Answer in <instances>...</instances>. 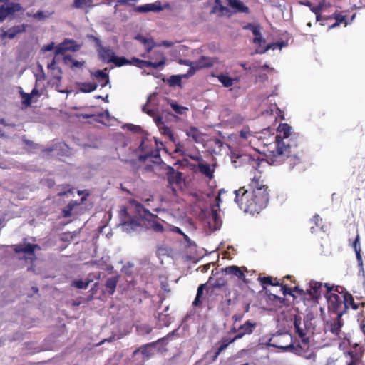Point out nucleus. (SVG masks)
Masks as SVG:
<instances>
[{"label": "nucleus", "mask_w": 365, "mask_h": 365, "mask_svg": "<svg viewBox=\"0 0 365 365\" xmlns=\"http://www.w3.org/2000/svg\"><path fill=\"white\" fill-rule=\"evenodd\" d=\"M235 202L245 212L251 215L259 213L269 202V190L262 185L260 177L255 175L246 188L245 186L235 191Z\"/></svg>", "instance_id": "obj_1"}, {"label": "nucleus", "mask_w": 365, "mask_h": 365, "mask_svg": "<svg viewBox=\"0 0 365 365\" xmlns=\"http://www.w3.org/2000/svg\"><path fill=\"white\" fill-rule=\"evenodd\" d=\"M292 127L287 123H280L277 128V134L274 137L275 147L270 150L271 153L282 155L285 153V148L289 147L291 144L302 143L303 139L298 133L291 132Z\"/></svg>", "instance_id": "obj_2"}, {"label": "nucleus", "mask_w": 365, "mask_h": 365, "mask_svg": "<svg viewBox=\"0 0 365 365\" xmlns=\"http://www.w3.org/2000/svg\"><path fill=\"white\" fill-rule=\"evenodd\" d=\"M302 317L295 315L294 317V326L295 332L300 339L301 343L298 344L297 346L290 345L288 347L293 349L295 354L306 359L315 360L316 354L309 349L310 340L309 338L307 336L306 330L302 327Z\"/></svg>", "instance_id": "obj_3"}, {"label": "nucleus", "mask_w": 365, "mask_h": 365, "mask_svg": "<svg viewBox=\"0 0 365 365\" xmlns=\"http://www.w3.org/2000/svg\"><path fill=\"white\" fill-rule=\"evenodd\" d=\"M285 153L282 155L271 153V160L277 163H285L289 169H293L296 165L300 164L304 153V142L297 144H291L289 147L285 148Z\"/></svg>", "instance_id": "obj_4"}, {"label": "nucleus", "mask_w": 365, "mask_h": 365, "mask_svg": "<svg viewBox=\"0 0 365 365\" xmlns=\"http://www.w3.org/2000/svg\"><path fill=\"white\" fill-rule=\"evenodd\" d=\"M349 350L344 351V355L346 359L345 365H364L363 357L365 353V348L357 343L351 344Z\"/></svg>", "instance_id": "obj_5"}, {"label": "nucleus", "mask_w": 365, "mask_h": 365, "mask_svg": "<svg viewBox=\"0 0 365 365\" xmlns=\"http://www.w3.org/2000/svg\"><path fill=\"white\" fill-rule=\"evenodd\" d=\"M343 304L344 314H346L349 309L362 311L365 308V299L363 297H356L354 298L349 292H345L343 297Z\"/></svg>", "instance_id": "obj_6"}, {"label": "nucleus", "mask_w": 365, "mask_h": 365, "mask_svg": "<svg viewBox=\"0 0 365 365\" xmlns=\"http://www.w3.org/2000/svg\"><path fill=\"white\" fill-rule=\"evenodd\" d=\"M324 296L327 299L328 311L330 314L338 315L341 313V315L344 314L343 300L337 294H324Z\"/></svg>", "instance_id": "obj_7"}, {"label": "nucleus", "mask_w": 365, "mask_h": 365, "mask_svg": "<svg viewBox=\"0 0 365 365\" xmlns=\"http://www.w3.org/2000/svg\"><path fill=\"white\" fill-rule=\"evenodd\" d=\"M160 60L159 61H150L141 60L135 57H133L131 58V65H134L139 68H153L155 69L158 68L160 66H163L166 63V58L163 53H159Z\"/></svg>", "instance_id": "obj_8"}, {"label": "nucleus", "mask_w": 365, "mask_h": 365, "mask_svg": "<svg viewBox=\"0 0 365 365\" xmlns=\"http://www.w3.org/2000/svg\"><path fill=\"white\" fill-rule=\"evenodd\" d=\"M38 247V245L36 244L28 243L26 245H15L14 250L16 253H25L27 255V257H25L24 259L26 260L30 259L31 262L36 259L35 256V249Z\"/></svg>", "instance_id": "obj_9"}, {"label": "nucleus", "mask_w": 365, "mask_h": 365, "mask_svg": "<svg viewBox=\"0 0 365 365\" xmlns=\"http://www.w3.org/2000/svg\"><path fill=\"white\" fill-rule=\"evenodd\" d=\"M324 284L314 280L309 282V289H307V294L312 300L317 301L324 295Z\"/></svg>", "instance_id": "obj_10"}, {"label": "nucleus", "mask_w": 365, "mask_h": 365, "mask_svg": "<svg viewBox=\"0 0 365 365\" xmlns=\"http://www.w3.org/2000/svg\"><path fill=\"white\" fill-rule=\"evenodd\" d=\"M166 175L169 186H180L182 184V173L176 171L172 166L166 165Z\"/></svg>", "instance_id": "obj_11"}, {"label": "nucleus", "mask_w": 365, "mask_h": 365, "mask_svg": "<svg viewBox=\"0 0 365 365\" xmlns=\"http://www.w3.org/2000/svg\"><path fill=\"white\" fill-rule=\"evenodd\" d=\"M79 46L77 45L73 40L65 39L63 42L56 46L55 50L56 55H63L66 51H77Z\"/></svg>", "instance_id": "obj_12"}, {"label": "nucleus", "mask_w": 365, "mask_h": 365, "mask_svg": "<svg viewBox=\"0 0 365 365\" xmlns=\"http://www.w3.org/2000/svg\"><path fill=\"white\" fill-rule=\"evenodd\" d=\"M343 315L341 313L336 315L335 317H332L329 322V331L337 337H340L341 329L344 325V322L341 319Z\"/></svg>", "instance_id": "obj_13"}, {"label": "nucleus", "mask_w": 365, "mask_h": 365, "mask_svg": "<svg viewBox=\"0 0 365 365\" xmlns=\"http://www.w3.org/2000/svg\"><path fill=\"white\" fill-rule=\"evenodd\" d=\"M28 25L23 24L21 25L14 26L9 28L8 30L3 31L0 35L1 40L8 38L9 39L14 38L18 34L24 33L26 31Z\"/></svg>", "instance_id": "obj_14"}, {"label": "nucleus", "mask_w": 365, "mask_h": 365, "mask_svg": "<svg viewBox=\"0 0 365 365\" xmlns=\"http://www.w3.org/2000/svg\"><path fill=\"white\" fill-rule=\"evenodd\" d=\"M222 272L226 274L237 277L239 279L242 280L245 283L247 282L245 275V272H247L245 267H239L236 265L228 266L222 269Z\"/></svg>", "instance_id": "obj_15"}, {"label": "nucleus", "mask_w": 365, "mask_h": 365, "mask_svg": "<svg viewBox=\"0 0 365 365\" xmlns=\"http://www.w3.org/2000/svg\"><path fill=\"white\" fill-rule=\"evenodd\" d=\"M352 247L356 253V260L358 267H359V274H361L363 277L365 276V272L364 269L363 259L361 255V248L360 245V236L359 234L356 235L353 243Z\"/></svg>", "instance_id": "obj_16"}, {"label": "nucleus", "mask_w": 365, "mask_h": 365, "mask_svg": "<svg viewBox=\"0 0 365 365\" xmlns=\"http://www.w3.org/2000/svg\"><path fill=\"white\" fill-rule=\"evenodd\" d=\"M212 13L216 14L219 17H230L233 14L232 11L227 6H224L221 0L215 1V4L212 7Z\"/></svg>", "instance_id": "obj_17"}, {"label": "nucleus", "mask_w": 365, "mask_h": 365, "mask_svg": "<svg viewBox=\"0 0 365 365\" xmlns=\"http://www.w3.org/2000/svg\"><path fill=\"white\" fill-rule=\"evenodd\" d=\"M216 165V163L210 165L203 160L201 163H197V167L198 171L202 175L205 176L209 180H211L214 177V173L215 170Z\"/></svg>", "instance_id": "obj_18"}, {"label": "nucleus", "mask_w": 365, "mask_h": 365, "mask_svg": "<svg viewBox=\"0 0 365 365\" xmlns=\"http://www.w3.org/2000/svg\"><path fill=\"white\" fill-rule=\"evenodd\" d=\"M256 327V322H252L250 320L246 321L238 328V333L235 336V339L238 340L242 339L245 335L252 334Z\"/></svg>", "instance_id": "obj_19"}, {"label": "nucleus", "mask_w": 365, "mask_h": 365, "mask_svg": "<svg viewBox=\"0 0 365 365\" xmlns=\"http://www.w3.org/2000/svg\"><path fill=\"white\" fill-rule=\"evenodd\" d=\"M99 58L104 63H112L115 57L114 51L110 46H103L97 49Z\"/></svg>", "instance_id": "obj_20"}, {"label": "nucleus", "mask_w": 365, "mask_h": 365, "mask_svg": "<svg viewBox=\"0 0 365 365\" xmlns=\"http://www.w3.org/2000/svg\"><path fill=\"white\" fill-rule=\"evenodd\" d=\"M155 123L162 134L167 135L170 140L174 141L173 131L170 128L165 125L161 115H158V116L155 118Z\"/></svg>", "instance_id": "obj_21"}, {"label": "nucleus", "mask_w": 365, "mask_h": 365, "mask_svg": "<svg viewBox=\"0 0 365 365\" xmlns=\"http://www.w3.org/2000/svg\"><path fill=\"white\" fill-rule=\"evenodd\" d=\"M163 7L161 6V2L159 1L155 3L146 4L142 6H139L135 8V11L139 13H145L148 11H160L163 10Z\"/></svg>", "instance_id": "obj_22"}, {"label": "nucleus", "mask_w": 365, "mask_h": 365, "mask_svg": "<svg viewBox=\"0 0 365 365\" xmlns=\"http://www.w3.org/2000/svg\"><path fill=\"white\" fill-rule=\"evenodd\" d=\"M135 39L138 40V41H140L142 44H143L145 46L146 53H143L141 55V56L143 58H147L148 53H150L152 51V49L155 46V41H153V39L152 38H147L140 34H138L135 37Z\"/></svg>", "instance_id": "obj_23"}, {"label": "nucleus", "mask_w": 365, "mask_h": 365, "mask_svg": "<svg viewBox=\"0 0 365 365\" xmlns=\"http://www.w3.org/2000/svg\"><path fill=\"white\" fill-rule=\"evenodd\" d=\"M195 61L196 62L197 68L201 70L205 68L212 67L217 62V58L202 56L198 58V60Z\"/></svg>", "instance_id": "obj_24"}, {"label": "nucleus", "mask_w": 365, "mask_h": 365, "mask_svg": "<svg viewBox=\"0 0 365 365\" xmlns=\"http://www.w3.org/2000/svg\"><path fill=\"white\" fill-rule=\"evenodd\" d=\"M227 4L234 9L232 11L234 13L242 12L245 14L250 13V9L248 6H245L243 2L240 0H227Z\"/></svg>", "instance_id": "obj_25"}, {"label": "nucleus", "mask_w": 365, "mask_h": 365, "mask_svg": "<svg viewBox=\"0 0 365 365\" xmlns=\"http://www.w3.org/2000/svg\"><path fill=\"white\" fill-rule=\"evenodd\" d=\"M107 68L105 70H97L95 72H91V76L96 78L99 82H101V87H105L107 84L109 83V75L106 72Z\"/></svg>", "instance_id": "obj_26"}, {"label": "nucleus", "mask_w": 365, "mask_h": 365, "mask_svg": "<svg viewBox=\"0 0 365 365\" xmlns=\"http://www.w3.org/2000/svg\"><path fill=\"white\" fill-rule=\"evenodd\" d=\"M324 294H334L332 292H334L340 294L342 297H344L345 292H349V291H347V289L342 286L330 284L329 283H324Z\"/></svg>", "instance_id": "obj_27"}, {"label": "nucleus", "mask_w": 365, "mask_h": 365, "mask_svg": "<svg viewBox=\"0 0 365 365\" xmlns=\"http://www.w3.org/2000/svg\"><path fill=\"white\" fill-rule=\"evenodd\" d=\"M215 77L226 88L231 87L235 82L239 81L238 78H231L227 73H220Z\"/></svg>", "instance_id": "obj_28"}, {"label": "nucleus", "mask_w": 365, "mask_h": 365, "mask_svg": "<svg viewBox=\"0 0 365 365\" xmlns=\"http://www.w3.org/2000/svg\"><path fill=\"white\" fill-rule=\"evenodd\" d=\"M236 340H237V339H235V336L232 339L227 338V337L222 338L221 339V341L219 342L220 346L217 348V349L213 356V360L214 361L216 360L217 359L218 356L220 355V354L222 351H223L224 350H225L230 344L235 341Z\"/></svg>", "instance_id": "obj_29"}, {"label": "nucleus", "mask_w": 365, "mask_h": 365, "mask_svg": "<svg viewBox=\"0 0 365 365\" xmlns=\"http://www.w3.org/2000/svg\"><path fill=\"white\" fill-rule=\"evenodd\" d=\"M119 277H112L107 279L106 282V287L107 289V292L110 295H113L115 291L117 284L118 282Z\"/></svg>", "instance_id": "obj_30"}, {"label": "nucleus", "mask_w": 365, "mask_h": 365, "mask_svg": "<svg viewBox=\"0 0 365 365\" xmlns=\"http://www.w3.org/2000/svg\"><path fill=\"white\" fill-rule=\"evenodd\" d=\"M205 287L206 284H202L198 287L195 299L192 302L193 307H200L202 305V301L201 300V297L203 294V292Z\"/></svg>", "instance_id": "obj_31"}, {"label": "nucleus", "mask_w": 365, "mask_h": 365, "mask_svg": "<svg viewBox=\"0 0 365 365\" xmlns=\"http://www.w3.org/2000/svg\"><path fill=\"white\" fill-rule=\"evenodd\" d=\"M170 107L178 115H185L188 111V108L179 105L176 101H171L169 102Z\"/></svg>", "instance_id": "obj_32"}, {"label": "nucleus", "mask_w": 365, "mask_h": 365, "mask_svg": "<svg viewBox=\"0 0 365 365\" xmlns=\"http://www.w3.org/2000/svg\"><path fill=\"white\" fill-rule=\"evenodd\" d=\"M93 2V0H74L73 7L76 9L91 8L94 6Z\"/></svg>", "instance_id": "obj_33"}, {"label": "nucleus", "mask_w": 365, "mask_h": 365, "mask_svg": "<svg viewBox=\"0 0 365 365\" xmlns=\"http://www.w3.org/2000/svg\"><path fill=\"white\" fill-rule=\"evenodd\" d=\"M5 9L8 16L18 12L22 9L21 6L19 3L11 2L7 5H5Z\"/></svg>", "instance_id": "obj_34"}, {"label": "nucleus", "mask_w": 365, "mask_h": 365, "mask_svg": "<svg viewBox=\"0 0 365 365\" xmlns=\"http://www.w3.org/2000/svg\"><path fill=\"white\" fill-rule=\"evenodd\" d=\"M98 85L95 83H81L79 84V89L83 93H91L95 91Z\"/></svg>", "instance_id": "obj_35"}, {"label": "nucleus", "mask_w": 365, "mask_h": 365, "mask_svg": "<svg viewBox=\"0 0 365 365\" xmlns=\"http://www.w3.org/2000/svg\"><path fill=\"white\" fill-rule=\"evenodd\" d=\"M131 59L128 60L125 57H119L115 55V57L113 58V61L112 63H113L116 66L120 67L124 65L130 64L131 65Z\"/></svg>", "instance_id": "obj_36"}, {"label": "nucleus", "mask_w": 365, "mask_h": 365, "mask_svg": "<svg viewBox=\"0 0 365 365\" xmlns=\"http://www.w3.org/2000/svg\"><path fill=\"white\" fill-rule=\"evenodd\" d=\"M282 46H283V44L280 43H269V44H267L265 47L262 48V49L258 48L257 50V53H265L266 51H267L269 49L274 50L277 47L281 48Z\"/></svg>", "instance_id": "obj_37"}, {"label": "nucleus", "mask_w": 365, "mask_h": 365, "mask_svg": "<svg viewBox=\"0 0 365 365\" xmlns=\"http://www.w3.org/2000/svg\"><path fill=\"white\" fill-rule=\"evenodd\" d=\"M334 19L336 20V22L333 24V27L339 26L343 23H344L345 26L347 24L346 22V16L341 14V13H334Z\"/></svg>", "instance_id": "obj_38"}, {"label": "nucleus", "mask_w": 365, "mask_h": 365, "mask_svg": "<svg viewBox=\"0 0 365 365\" xmlns=\"http://www.w3.org/2000/svg\"><path fill=\"white\" fill-rule=\"evenodd\" d=\"M245 29L250 30L254 36L260 35V26L259 25H255L251 23L247 24L244 26Z\"/></svg>", "instance_id": "obj_39"}, {"label": "nucleus", "mask_w": 365, "mask_h": 365, "mask_svg": "<svg viewBox=\"0 0 365 365\" xmlns=\"http://www.w3.org/2000/svg\"><path fill=\"white\" fill-rule=\"evenodd\" d=\"M185 65L190 66V68L187 71L186 76H193L196 73V71L200 70V68H197L195 61H187L185 63Z\"/></svg>", "instance_id": "obj_40"}, {"label": "nucleus", "mask_w": 365, "mask_h": 365, "mask_svg": "<svg viewBox=\"0 0 365 365\" xmlns=\"http://www.w3.org/2000/svg\"><path fill=\"white\" fill-rule=\"evenodd\" d=\"M357 321L359 323L360 329L365 336V315L363 311H361L357 316Z\"/></svg>", "instance_id": "obj_41"}, {"label": "nucleus", "mask_w": 365, "mask_h": 365, "mask_svg": "<svg viewBox=\"0 0 365 365\" xmlns=\"http://www.w3.org/2000/svg\"><path fill=\"white\" fill-rule=\"evenodd\" d=\"M21 96L22 97V103L26 106H31L32 103V97L30 93H24L23 91L20 92Z\"/></svg>", "instance_id": "obj_42"}, {"label": "nucleus", "mask_w": 365, "mask_h": 365, "mask_svg": "<svg viewBox=\"0 0 365 365\" xmlns=\"http://www.w3.org/2000/svg\"><path fill=\"white\" fill-rule=\"evenodd\" d=\"M89 281H83L81 279L72 282L71 285L78 289H86L88 287Z\"/></svg>", "instance_id": "obj_43"}, {"label": "nucleus", "mask_w": 365, "mask_h": 365, "mask_svg": "<svg viewBox=\"0 0 365 365\" xmlns=\"http://www.w3.org/2000/svg\"><path fill=\"white\" fill-rule=\"evenodd\" d=\"M64 59H65V61L68 60L71 62H72V66H71L72 68H81L84 65V61H78L74 60L70 56H66Z\"/></svg>", "instance_id": "obj_44"}, {"label": "nucleus", "mask_w": 365, "mask_h": 365, "mask_svg": "<svg viewBox=\"0 0 365 365\" xmlns=\"http://www.w3.org/2000/svg\"><path fill=\"white\" fill-rule=\"evenodd\" d=\"M150 98L148 99L147 103L145 105L143 106L142 110L143 113L148 114L149 116L152 117L153 118V120L155 121V118H156L155 111L153 109H150L148 107V103H149Z\"/></svg>", "instance_id": "obj_45"}, {"label": "nucleus", "mask_w": 365, "mask_h": 365, "mask_svg": "<svg viewBox=\"0 0 365 365\" xmlns=\"http://www.w3.org/2000/svg\"><path fill=\"white\" fill-rule=\"evenodd\" d=\"M64 148H68V145L66 144H65V143H56V144L53 145L51 148H46L45 150V151L46 153H51V152H52L53 150H63Z\"/></svg>", "instance_id": "obj_46"}, {"label": "nucleus", "mask_w": 365, "mask_h": 365, "mask_svg": "<svg viewBox=\"0 0 365 365\" xmlns=\"http://www.w3.org/2000/svg\"><path fill=\"white\" fill-rule=\"evenodd\" d=\"M168 82L170 86H180L181 83V77L180 76H171Z\"/></svg>", "instance_id": "obj_47"}, {"label": "nucleus", "mask_w": 365, "mask_h": 365, "mask_svg": "<svg viewBox=\"0 0 365 365\" xmlns=\"http://www.w3.org/2000/svg\"><path fill=\"white\" fill-rule=\"evenodd\" d=\"M26 15L29 17H33L34 19H39V20H41V19H43L46 18V15L44 14V13L42 11H38L35 14H31V13L28 12L26 14Z\"/></svg>", "instance_id": "obj_48"}, {"label": "nucleus", "mask_w": 365, "mask_h": 365, "mask_svg": "<svg viewBox=\"0 0 365 365\" xmlns=\"http://www.w3.org/2000/svg\"><path fill=\"white\" fill-rule=\"evenodd\" d=\"M152 229L157 232H163L164 230L163 225L159 222L155 221L151 225Z\"/></svg>", "instance_id": "obj_49"}, {"label": "nucleus", "mask_w": 365, "mask_h": 365, "mask_svg": "<svg viewBox=\"0 0 365 365\" xmlns=\"http://www.w3.org/2000/svg\"><path fill=\"white\" fill-rule=\"evenodd\" d=\"M88 38L92 41L93 42L95 43V45H96V50L98 48H100L101 47H103V46L102 45V42L99 39V38L93 36V35H89L88 36Z\"/></svg>", "instance_id": "obj_50"}, {"label": "nucleus", "mask_w": 365, "mask_h": 365, "mask_svg": "<svg viewBox=\"0 0 365 365\" xmlns=\"http://www.w3.org/2000/svg\"><path fill=\"white\" fill-rule=\"evenodd\" d=\"M212 217L215 222V228L217 229V227L220 226V217L218 215V213H217V211L216 210H212Z\"/></svg>", "instance_id": "obj_51"}, {"label": "nucleus", "mask_w": 365, "mask_h": 365, "mask_svg": "<svg viewBox=\"0 0 365 365\" xmlns=\"http://www.w3.org/2000/svg\"><path fill=\"white\" fill-rule=\"evenodd\" d=\"M259 279L262 284L272 285L273 282V278L272 277H259Z\"/></svg>", "instance_id": "obj_52"}, {"label": "nucleus", "mask_w": 365, "mask_h": 365, "mask_svg": "<svg viewBox=\"0 0 365 365\" xmlns=\"http://www.w3.org/2000/svg\"><path fill=\"white\" fill-rule=\"evenodd\" d=\"M255 38L253 42L258 46V47H261L262 45L265 43V40L262 37V35L255 36Z\"/></svg>", "instance_id": "obj_53"}, {"label": "nucleus", "mask_w": 365, "mask_h": 365, "mask_svg": "<svg viewBox=\"0 0 365 365\" xmlns=\"http://www.w3.org/2000/svg\"><path fill=\"white\" fill-rule=\"evenodd\" d=\"M189 158L195 160L197 163H201L203 160L202 155L200 153L196 154H187L186 155Z\"/></svg>", "instance_id": "obj_54"}, {"label": "nucleus", "mask_w": 365, "mask_h": 365, "mask_svg": "<svg viewBox=\"0 0 365 365\" xmlns=\"http://www.w3.org/2000/svg\"><path fill=\"white\" fill-rule=\"evenodd\" d=\"M153 329L149 325H142L139 327V331L143 334H149L151 333Z\"/></svg>", "instance_id": "obj_55"}, {"label": "nucleus", "mask_w": 365, "mask_h": 365, "mask_svg": "<svg viewBox=\"0 0 365 365\" xmlns=\"http://www.w3.org/2000/svg\"><path fill=\"white\" fill-rule=\"evenodd\" d=\"M123 224L130 226L131 228H133V229L137 227H139L140 225V223L138 220H128V222L125 221L123 222Z\"/></svg>", "instance_id": "obj_56"}, {"label": "nucleus", "mask_w": 365, "mask_h": 365, "mask_svg": "<svg viewBox=\"0 0 365 365\" xmlns=\"http://www.w3.org/2000/svg\"><path fill=\"white\" fill-rule=\"evenodd\" d=\"M281 289L282 291V294L284 296H286V295L294 296V294H292V289L289 288L287 286L284 285L283 284L281 286Z\"/></svg>", "instance_id": "obj_57"}, {"label": "nucleus", "mask_w": 365, "mask_h": 365, "mask_svg": "<svg viewBox=\"0 0 365 365\" xmlns=\"http://www.w3.org/2000/svg\"><path fill=\"white\" fill-rule=\"evenodd\" d=\"M322 221V219L317 214L314 215L311 219V222L314 224L315 226L319 227Z\"/></svg>", "instance_id": "obj_58"}, {"label": "nucleus", "mask_w": 365, "mask_h": 365, "mask_svg": "<svg viewBox=\"0 0 365 365\" xmlns=\"http://www.w3.org/2000/svg\"><path fill=\"white\" fill-rule=\"evenodd\" d=\"M7 16L5 5L0 6V22H2Z\"/></svg>", "instance_id": "obj_59"}, {"label": "nucleus", "mask_w": 365, "mask_h": 365, "mask_svg": "<svg viewBox=\"0 0 365 365\" xmlns=\"http://www.w3.org/2000/svg\"><path fill=\"white\" fill-rule=\"evenodd\" d=\"M227 284V281L223 278H218L216 279L214 287H222Z\"/></svg>", "instance_id": "obj_60"}, {"label": "nucleus", "mask_w": 365, "mask_h": 365, "mask_svg": "<svg viewBox=\"0 0 365 365\" xmlns=\"http://www.w3.org/2000/svg\"><path fill=\"white\" fill-rule=\"evenodd\" d=\"M310 10L316 15L317 19L319 20L321 14V10L319 9L318 6L312 5V6L310 7Z\"/></svg>", "instance_id": "obj_61"}, {"label": "nucleus", "mask_w": 365, "mask_h": 365, "mask_svg": "<svg viewBox=\"0 0 365 365\" xmlns=\"http://www.w3.org/2000/svg\"><path fill=\"white\" fill-rule=\"evenodd\" d=\"M127 127L130 130L133 131V133H139L142 130L141 127L139 125L128 124Z\"/></svg>", "instance_id": "obj_62"}, {"label": "nucleus", "mask_w": 365, "mask_h": 365, "mask_svg": "<svg viewBox=\"0 0 365 365\" xmlns=\"http://www.w3.org/2000/svg\"><path fill=\"white\" fill-rule=\"evenodd\" d=\"M152 157H153V152L147 151L145 154L140 155L139 160L140 161H145L148 158H152Z\"/></svg>", "instance_id": "obj_63"}, {"label": "nucleus", "mask_w": 365, "mask_h": 365, "mask_svg": "<svg viewBox=\"0 0 365 365\" xmlns=\"http://www.w3.org/2000/svg\"><path fill=\"white\" fill-rule=\"evenodd\" d=\"M73 210V206L70 204L63 210V216L64 217H70L71 215V211Z\"/></svg>", "instance_id": "obj_64"}]
</instances>
